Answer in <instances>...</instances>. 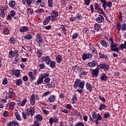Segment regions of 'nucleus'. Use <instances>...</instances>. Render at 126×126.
<instances>
[{
	"label": "nucleus",
	"instance_id": "nucleus-1",
	"mask_svg": "<svg viewBox=\"0 0 126 126\" xmlns=\"http://www.w3.org/2000/svg\"><path fill=\"white\" fill-rule=\"evenodd\" d=\"M36 101L40 100L39 95L32 94L31 96L30 99V102L32 106H34V105H35V103H36Z\"/></svg>",
	"mask_w": 126,
	"mask_h": 126
},
{
	"label": "nucleus",
	"instance_id": "nucleus-2",
	"mask_svg": "<svg viewBox=\"0 0 126 126\" xmlns=\"http://www.w3.org/2000/svg\"><path fill=\"white\" fill-rule=\"evenodd\" d=\"M100 2H101L102 4V7L104 8V10H106V6L111 8V7H112V5H113L112 2H106V0H100Z\"/></svg>",
	"mask_w": 126,
	"mask_h": 126
},
{
	"label": "nucleus",
	"instance_id": "nucleus-3",
	"mask_svg": "<svg viewBox=\"0 0 126 126\" xmlns=\"http://www.w3.org/2000/svg\"><path fill=\"white\" fill-rule=\"evenodd\" d=\"M50 16L51 21H56V20H57V18H58V16H59V13L58 12V11L54 10L51 13Z\"/></svg>",
	"mask_w": 126,
	"mask_h": 126
},
{
	"label": "nucleus",
	"instance_id": "nucleus-4",
	"mask_svg": "<svg viewBox=\"0 0 126 126\" xmlns=\"http://www.w3.org/2000/svg\"><path fill=\"white\" fill-rule=\"evenodd\" d=\"M27 114L31 117H33L35 114V111L34 110V107L31 106L30 108H28L27 110Z\"/></svg>",
	"mask_w": 126,
	"mask_h": 126
},
{
	"label": "nucleus",
	"instance_id": "nucleus-5",
	"mask_svg": "<svg viewBox=\"0 0 126 126\" xmlns=\"http://www.w3.org/2000/svg\"><path fill=\"white\" fill-rule=\"evenodd\" d=\"M95 20L97 23H102V22H104L105 21V19L103 16L99 15L96 17Z\"/></svg>",
	"mask_w": 126,
	"mask_h": 126
},
{
	"label": "nucleus",
	"instance_id": "nucleus-6",
	"mask_svg": "<svg viewBox=\"0 0 126 126\" xmlns=\"http://www.w3.org/2000/svg\"><path fill=\"white\" fill-rule=\"evenodd\" d=\"M36 41L38 45H40V44H42V43H43V39H42V36L39 33L36 34Z\"/></svg>",
	"mask_w": 126,
	"mask_h": 126
},
{
	"label": "nucleus",
	"instance_id": "nucleus-7",
	"mask_svg": "<svg viewBox=\"0 0 126 126\" xmlns=\"http://www.w3.org/2000/svg\"><path fill=\"white\" fill-rule=\"evenodd\" d=\"M92 58V54L90 53L84 54L82 55V60L85 61L86 60H88L89 59H91Z\"/></svg>",
	"mask_w": 126,
	"mask_h": 126
},
{
	"label": "nucleus",
	"instance_id": "nucleus-8",
	"mask_svg": "<svg viewBox=\"0 0 126 126\" xmlns=\"http://www.w3.org/2000/svg\"><path fill=\"white\" fill-rule=\"evenodd\" d=\"M59 122V118L57 117L54 118L51 117L49 119V124L52 125L53 123H57Z\"/></svg>",
	"mask_w": 126,
	"mask_h": 126
},
{
	"label": "nucleus",
	"instance_id": "nucleus-9",
	"mask_svg": "<svg viewBox=\"0 0 126 126\" xmlns=\"http://www.w3.org/2000/svg\"><path fill=\"white\" fill-rule=\"evenodd\" d=\"M26 103H27V98L25 97L21 102L18 103V105L20 107H24V105H26Z\"/></svg>",
	"mask_w": 126,
	"mask_h": 126
},
{
	"label": "nucleus",
	"instance_id": "nucleus-10",
	"mask_svg": "<svg viewBox=\"0 0 126 126\" xmlns=\"http://www.w3.org/2000/svg\"><path fill=\"white\" fill-rule=\"evenodd\" d=\"M92 73L94 77H97V76H98V74H99V70L98 68H96L95 69L93 70Z\"/></svg>",
	"mask_w": 126,
	"mask_h": 126
},
{
	"label": "nucleus",
	"instance_id": "nucleus-11",
	"mask_svg": "<svg viewBox=\"0 0 126 126\" xmlns=\"http://www.w3.org/2000/svg\"><path fill=\"white\" fill-rule=\"evenodd\" d=\"M51 20V16H48L45 18V19L44 20L43 24L44 25H47V24H49V22H50Z\"/></svg>",
	"mask_w": 126,
	"mask_h": 126
},
{
	"label": "nucleus",
	"instance_id": "nucleus-12",
	"mask_svg": "<svg viewBox=\"0 0 126 126\" xmlns=\"http://www.w3.org/2000/svg\"><path fill=\"white\" fill-rule=\"evenodd\" d=\"M43 81L44 80L41 77H39L37 80V81L34 83V84L35 85L39 86V85H41V84L43 83Z\"/></svg>",
	"mask_w": 126,
	"mask_h": 126
},
{
	"label": "nucleus",
	"instance_id": "nucleus-13",
	"mask_svg": "<svg viewBox=\"0 0 126 126\" xmlns=\"http://www.w3.org/2000/svg\"><path fill=\"white\" fill-rule=\"evenodd\" d=\"M102 69H104L105 71H109V69H110V66H109L108 64L103 63L102 64Z\"/></svg>",
	"mask_w": 126,
	"mask_h": 126
},
{
	"label": "nucleus",
	"instance_id": "nucleus-14",
	"mask_svg": "<svg viewBox=\"0 0 126 126\" xmlns=\"http://www.w3.org/2000/svg\"><path fill=\"white\" fill-rule=\"evenodd\" d=\"M13 95H14L13 90H12V89L11 88H10L9 90V93H8V97L9 98V99H12V97H13Z\"/></svg>",
	"mask_w": 126,
	"mask_h": 126
},
{
	"label": "nucleus",
	"instance_id": "nucleus-15",
	"mask_svg": "<svg viewBox=\"0 0 126 126\" xmlns=\"http://www.w3.org/2000/svg\"><path fill=\"white\" fill-rule=\"evenodd\" d=\"M89 67H93L94 66H96L97 65V62L95 61L90 62L87 64Z\"/></svg>",
	"mask_w": 126,
	"mask_h": 126
},
{
	"label": "nucleus",
	"instance_id": "nucleus-16",
	"mask_svg": "<svg viewBox=\"0 0 126 126\" xmlns=\"http://www.w3.org/2000/svg\"><path fill=\"white\" fill-rule=\"evenodd\" d=\"M43 60L44 62H45L46 64L49 65L50 64V63L51 62V58H50V57L47 56L43 57Z\"/></svg>",
	"mask_w": 126,
	"mask_h": 126
},
{
	"label": "nucleus",
	"instance_id": "nucleus-17",
	"mask_svg": "<svg viewBox=\"0 0 126 126\" xmlns=\"http://www.w3.org/2000/svg\"><path fill=\"white\" fill-rule=\"evenodd\" d=\"M111 49L112 51L114 52H119V49L117 47V44L116 43H113L111 45Z\"/></svg>",
	"mask_w": 126,
	"mask_h": 126
},
{
	"label": "nucleus",
	"instance_id": "nucleus-18",
	"mask_svg": "<svg viewBox=\"0 0 126 126\" xmlns=\"http://www.w3.org/2000/svg\"><path fill=\"white\" fill-rule=\"evenodd\" d=\"M29 29L27 26L22 27L20 28L19 31L21 33H24V32H26V31H28Z\"/></svg>",
	"mask_w": 126,
	"mask_h": 126
},
{
	"label": "nucleus",
	"instance_id": "nucleus-19",
	"mask_svg": "<svg viewBox=\"0 0 126 126\" xmlns=\"http://www.w3.org/2000/svg\"><path fill=\"white\" fill-rule=\"evenodd\" d=\"M80 79H77L75 82H74V88L76 89L79 86V84L80 83Z\"/></svg>",
	"mask_w": 126,
	"mask_h": 126
},
{
	"label": "nucleus",
	"instance_id": "nucleus-20",
	"mask_svg": "<svg viewBox=\"0 0 126 126\" xmlns=\"http://www.w3.org/2000/svg\"><path fill=\"white\" fill-rule=\"evenodd\" d=\"M100 79L102 81H106L108 79V77L105 73H102L101 76H100Z\"/></svg>",
	"mask_w": 126,
	"mask_h": 126
},
{
	"label": "nucleus",
	"instance_id": "nucleus-21",
	"mask_svg": "<svg viewBox=\"0 0 126 126\" xmlns=\"http://www.w3.org/2000/svg\"><path fill=\"white\" fill-rule=\"evenodd\" d=\"M28 74L30 79H31V80H34V79H36V76L33 74V72H29Z\"/></svg>",
	"mask_w": 126,
	"mask_h": 126
},
{
	"label": "nucleus",
	"instance_id": "nucleus-22",
	"mask_svg": "<svg viewBox=\"0 0 126 126\" xmlns=\"http://www.w3.org/2000/svg\"><path fill=\"white\" fill-rule=\"evenodd\" d=\"M60 30L64 35H66V30H65V27L63 25H61Z\"/></svg>",
	"mask_w": 126,
	"mask_h": 126
},
{
	"label": "nucleus",
	"instance_id": "nucleus-23",
	"mask_svg": "<svg viewBox=\"0 0 126 126\" xmlns=\"http://www.w3.org/2000/svg\"><path fill=\"white\" fill-rule=\"evenodd\" d=\"M55 100H56V97L54 95H51L48 98V101L50 103H53V102H55Z\"/></svg>",
	"mask_w": 126,
	"mask_h": 126
},
{
	"label": "nucleus",
	"instance_id": "nucleus-24",
	"mask_svg": "<svg viewBox=\"0 0 126 126\" xmlns=\"http://www.w3.org/2000/svg\"><path fill=\"white\" fill-rule=\"evenodd\" d=\"M15 4H16V2H15V1L14 0H12L9 2V5L11 8H14V6H15Z\"/></svg>",
	"mask_w": 126,
	"mask_h": 126
},
{
	"label": "nucleus",
	"instance_id": "nucleus-25",
	"mask_svg": "<svg viewBox=\"0 0 126 126\" xmlns=\"http://www.w3.org/2000/svg\"><path fill=\"white\" fill-rule=\"evenodd\" d=\"M86 87L87 90L89 91H92V86L90 83H87L86 84Z\"/></svg>",
	"mask_w": 126,
	"mask_h": 126
},
{
	"label": "nucleus",
	"instance_id": "nucleus-26",
	"mask_svg": "<svg viewBox=\"0 0 126 126\" xmlns=\"http://www.w3.org/2000/svg\"><path fill=\"white\" fill-rule=\"evenodd\" d=\"M100 44L101 46L104 48H107V47H108V43H107V42L104 40H102L100 41Z\"/></svg>",
	"mask_w": 126,
	"mask_h": 126
},
{
	"label": "nucleus",
	"instance_id": "nucleus-27",
	"mask_svg": "<svg viewBox=\"0 0 126 126\" xmlns=\"http://www.w3.org/2000/svg\"><path fill=\"white\" fill-rule=\"evenodd\" d=\"M34 119H35L38 122H41V121L43 120V118L40 115H35L34 117Z\"/></svg>",
	"mask_w": 126,
	"mask_h": 126
},
{
	"label": "nucleus",
	"instance_id": "nucleus-28",
	"mask_svg": "<svg viewBox=\"0 0 126 126\" xmlns=\"http://www.w3.org/2000/svg\"><path fill=\"white\" fill-rule=\"evenodd\" d=\"M62 56L61 55H57L56 56V61H57V63H62Z\"/></svg>",
	"mask_w": 126,
	"mask_h": 126
},
{
	"label": "nucleus",
	"instance_id": "nucleus-29",
	"mask_svg": "<svg viewBox=\"0 0 126 126\" xmlns=\"http://www.w3.org/2000/svg\"><path fill=\"white\" fill-rule=\"evenodd\" d=\"M9 126H18L17 121H12L9 124Z\"/></svg>",
	"mask_w": 126,
	"mask_h": 126
},
{
	"label": "nucleus",
	"instance_id": "nucleus-30",
	"mask_svg": "<svg viewBox=\"0 0 126 126\" xmlns=\"http://www.w3.org/2000/svg\"><path fill=\"white\" fill-rule=\"evenodd\" d=\"M22 80H21V79H19L16 80L15 81V83L16 84V85H17V86H20V85H21V84H22Z\"/></svg>",
	"mask_w": 126,
	"mask_h": 126
},
{
	"label": "nucleus",
	"instance_id": "nucleus-31",
	"mask_svg": "<svg viewBox=\"0 0 126 126\" xmlns=\"http://www.w3.org/2000/svg\"><path fill=\"white\" fill-rule=\"evenodd\" d=\"M47 1L49 7H53L54 6V2L53 1V0H47Z\"/></svg>",
	"mask_w": 126,
	"mask_h": 126
},
{
	"label": "nucleus",
	"instance_id": "nucleus-32",
	"mask_svg": "<svg viewBox=\"0 0 126 126\" xmlns=\"http://www.w3.org/2000/svg\"><path fill=\"white\" fill-rule=\"evenodd\" d=\"M85 85V81H83L82 82H80V84L79 85V87L81 89H83L84 88V86Z\"/></svg>",
	"mask_w": 126,
	"mask_h": 126
},
{
	"label": "nucleus",
	"instance_id": "nucleus-33",
	"mask_svg": "<svg viewBox=\"0 0 126 126\" xmlns=\"http://www.w3.org/2000/svg\"><path fill=\"white\" fill-rule=\"evenodd\" d=\"M15 116L16 117V119L18 120V121H21V118L20 117V115H19L18 112H16L15 113Z\"/></svg>",
	"mask_w": 126,
	"mask_h": 126
},
{
	"label": "nucleus",
	"instance_id": "nucleus-34",
	"mask_svg": "<svg viewBox=\"0 0 126 126\" xmlns=\"http://www.w3.org/2000/svg\"><path fill=\"white\" fill-rule=\"evenodd\" d=\"M94 28L96 31H99L101 29V27L98 24H95L94 25Z\"/></svg>",
	"mask_w": 126,
	"mask_h": 126
},
{
	"label": "nucleus",
	"instance_id": "nucleus-35",
	"mask_svg": "<svg viewBox=\"0 0 126 126\" xmlns=\"http://www.w3.org/2000/svg\"><path fill=\"white\" fill-rule=\"evenodd\" d=\"M107 108V106L104 104H102L100 105V106L99 107V110L100 111H103V110L106 109Z\"/></svg>",
	"mask_w": 126,
	"mask_h": 126
},
{
	"label": "nucleus",
	"instance_id": "nucleus-36",
	"mask_svg": "<svg viewBox=\"0 0 126 126\" xmlns=\"http://www.w3.org/2000/svg\"><path fill=\"white\" fill-rule=\"evenodd\" d=\"M22 116L24 120H27V117H29V115H28V114H27V111H25V112H22Z\"/></svg>",
	"mask_w": 126,
	"mask_h": 126
},
{
	"label": "nucleus",
	"instance_id": "nucleus-37",
	"mask_svg": "<svg viewBox=\"0 0 126 126\" xmlns=\"http://www.w3.org/2000/svg\"><path fill=\"white\" fill-rule=\"evenodd\" d=\"M73 69L76 72H77V71H80L81 70V68L80 67H78V66H74L73 67Z\"/></svg>",
	"mask_w": 126,
	"mask_h": 126
},
{
	"label": "nucleus",
	"instance_id": "nucleus-38",
	"mask_svg": "<svg viewBox=\"0 0 126 126\" xmlns=\"http://www.w3.org/2000/svg\"><path fill=\"white\" fill-rule=\"evenodd\" d=\"M15 106V102H11V103L9 104V108L10 110H12V109H14Z\"/></svg>",
	"mask_w": 126,
	"mask_h": 126
},
{
	"label": "nucleus",
	"instance_id": "nucleus-39",
	"mask_svg": "<svg viewBox=\"0 0 126 126\" xmlns=\"http://www.w3.org/2000/svg\"><path fill=\"white\" fill-rule=\"evenodd\" d=\"M37 56L39 59H40V58H41V57H42V51L41 50L37 49Z\"/></svg>",
	"mask_w": 126,
	"mask_h": 126
},
{
	"label": "nucleus",
	"instance_id": "nucleus-40",
	"mask_svg": "<svg viewBox=\"0 0 126 126\" xmlns=\"http://www.w3.org/2000/svg\"><path fill=\"white\" fill-rule=\"evenodd\" d=\"M25 39L26 40H30L32 39V35L31 34H28L24 36Z\"/></svg>",
	"mask_w": 126,
	"mask_h": 126
},
{
	"label": "nucleus",
	"instance_id": "nucleus-41",
	"mask_svg": "<svg viewBox=\"0 0 126 126\" xmlns=\"http://www.w3.org/2000/svg\"><path fill=\"white\" fill-rule=\"evenodd\" d=\"M35 12L36 13H43L45 12V11L44 10V9L43 8H39L35 11Z\"/></svg>",
	"mask_w": 126,
	"mask_h": 126
},
{
	"label": "nucleus",
	"instance_id": "nucleus-42",
	"mask_svg": "<svg viewBox=\"0 0 126 126\" xmlns=\"http://www.w3.org/2000/svg\"><path fill=\"white\" fill-rule=\"evenodd\" d=\"M121 28H122V25L121 23H119L116 25V29L117 31H121Z\"/></svg>",
	"mask_w": 126,
	"mask_h": 126
},
{
	"label": "nucleus",
	"instance_id": "nucleus-43",
	"mask_svg": "<svg viewBox=\"0 0 126 126\" xmlns=\"http://www.w3.org/2000/svg\"><path fill=\"white\" fill-rule=\"evenodd\" d=\"M77 101V97L76 96H73L72 98V104H75Z\"/></svg>",
	"mask_w": 126,
	"mask_h": 126
},
{
	"label": "nucleus",
	"instance_id": "nucleus-44",
	"mask_svg": "<svg viewBox=\"0 0 126 126\" xmlns=\"http://www.w3.org/2000/svg\"><path fill=\"white\" fill-rule=\"evenodd\" d=\"M49 76V73H44L43 74H42L41 77H40L41 78H42L43 80L45 79V78H47V77H48Z\"/></svg>",
	"mask_w": 126,
	"mask_h": 126
},
{
	"label": "nucleus",
	"instance_id": "nucleus-45",
	"mask_svg": "<svg viewBox=\"0 0 126 126\" xmlns=\"http://www.w3.org/2000/svg\"><path fill=\"white\" fill-rule=\"evenodd\" d=\"M120 49L124 50V49H126V41L125 42L124 44H121L120 45Z\"/></svg>",
	"mask_w": 126,
	"mask_h": 126
},
{
	"label": "nucleus",
	"instance_id": "nucleus-46",
	"mask_svg": "<svg viewBox=\"0 0 126 126\" xmlns=\"http://www.w3.org/2000/svg\"><path fill=\"white\" fill-rule=\"evenodd\" d=\"M15 75L16 77H19V75H20V71L19 70H16L15 71Z\"/></svg>",
	"mask_w": 126,
	"mask_h": 126
},
{
	"label": "nucleus",
	"instance_id": "nucleus-47",
	"mask_svg": "<svg viewBox=\"0 0 126 126\" xmlns=\"http://www.w3.org/2000/svg\"><path fill=\"white\" fill-rule=\"evenodd\" d=\"M16 39L14 37H11L9 39L10 44H15Z\"/></svg>",
	"mask_w": 126,
	"mask_h": 126
},
{
	"label": "nucleus",
	"instance_id": "nucleus-48",
	"mask_svg": "<svg viewBox=\"0 0 126 126\" xmlns=\"http://www.w3.org/2000/svg\"><path fill=\"white\" fill-rule=\"evenodd\" d=\"M76 19L78 20H81L82 19V16L80 14H78L76 15Z\"/></svg>",
	"mask_w": 126,
	"mask_h": 126
},
{
	"label": "nucleus",
	"instance_id": "nucleus-49",
	"mask_svg": "<svg viewBox=\"0 0 126 126\" xmlns=\"http://www.w3.org/2000/svg\"><path fill=\"white\" fill-rule=\"evenodd\" d=\"M42 110L45 115L46 116L49 115V113H50V112L46 109V108H42Z\"/></svg>",
	"mask_w": 126,
	"mask_h": 126
},
{
	"label": "nucleus",
	"instance_id": "nucleus-50",
	"mask_svg": "<svg viewBox=\"0 0 126 126\" xmlns=\"http://www.w3.org/2000/svg\"><path fill=\"white\" fill-rule=\"evenodd\" d=\"M33 0H26V3H27L28 5H31Z\"/></svg>",
	"mask_w": 126,
	"mask_h": 126
},
{
	"label": "nucleus",
	"instance_id": "nucleus-51",
	"mask_svg": "<svg viewBox=\"0 0 126 126\" xmlns=\"http://www.w3.org/2000/svg\"><path fill=\"white\" fill-rule=\"evenodd\" d=\"M100 6H99V4L98 3H94V9L95 10H97L100 8Z\"/></svg>",
	"mask_w": 126,
	"mask_h": 126
},
{
	"label": "nucleus",
	"instance_id": "nucleus-52",
	"mask_svg": "<svg viewBox=\"0 0 126 126\" xmlns=\"http://www.w3.org/2000/svg\"><path fill=\"white\" fill-rule=\"evenodd\" d=\"M0 16L2 18H4V17H5V13H4V11H1V12L0 13Z\"/></svg>",
	"mask_w": 126,
	"mask_h": 126
},
{
	"label": "nucleus",
	"instance_id": "nucleus-53",
	"mask_svg": "<svg viewBox=\"0 0 126 126\" xmlns=\"http://www.w3.org/2000/svg\"><path fill=\"white\" fill-rule=\"evenodd\" d=\"M45 64L44 63H40L39 64V67L40 69H44L45 68Z\"/></svg>",
	"mask_w": 126,
	"mask_h": 126
},
{
	"label": "nucleus",
	"instance_id": "nucleus-54",
	"mask_svg": "<svg viewBox=\"0 0 126 126\" xmlns=\"http://www.w3.org/2000/svg\"><path fill=\"white\" fill-rule=\"evenodd\" d=\"M51 93H52V92L48 91L47 92L44 93L43 94V96H44V97H46V96H48L49 95H50Z\"/></svg>",
	"mask_w": 126,
	"mask_h": 126
},
{
	"label": "nucleus",
	"instance_id": "nucleus-55",
	"mask_svg": "<svg viewBox=\"0 0 126 126\" xmlns=\"http://www.w3.org/2000/svg\"><path fill=\"white\" fill-rule=\"evenodd\" d=\"M27 10H28V13H30V14H33V9L31 8H27Z\"/></svg>",
	"mask_w": 126,
	"mask_h": 126
},
{
	"label": "nucleus",
	"instance_id": "nucleus-56",
	"mask_svg": "<svg viewBox=\"0 0 126 126\" xmlns=\"http://www.w3.org/2000/svg\"><path fill=\"white\" fill-rule=\"evenodd\" d=\"M121 29L122 30H124V31H126V24H123L121 26Z\"/></svg>",
	"mask_w": 126,
	"mask_h": 126
},
{
	"label": "nucleus",
	"instance_id": "nucleus-57",
	"mask_svg": "<svg viewBox=\"0 0 126 126\" xmlns=\"http://www.w3.org/2000/svg\"><path fill=\"white\" fill-rule=\"evenodd\" d=\"M44 81L45 83H49L50 81H51V79L50 78H45Z\"/></svg>",
	"mask_w": 126,
	"mask_h": 126
},
{
	"label": "nucleus",
	"instance_id": "nucleus-58",
	"mask_svg": "<svg viewBox=\"0 0 126 126\" xmlns=\"http://www.w3.org/2000/svg\"><path fill=\"white\" fill-rule=\"evenodd\" d=\"M7 99H8V97H7V96H6L5 97V99H2L1 100V101L2 103H6V102H7V101L6 100H7Z\"/></svg>",
	"mask_w": 126,
	"mask_h": 126
},
{
	"label": "nucleus",
	"instance_id": "nucleus-59",
	"mask_svg": "<svg viewBox=\"0 0 126 126\" xmlns=\"http://www.w3.org/2000/svg\"><path fill=\"white\" fill-rule=\"evenodd\" d=\"M75 126H84V123L83 122H79L77 123Z\"/></svg>",
	"mask_w": 126,
	"mask_h": 126
},
{
	"label": "nucleus",
	"instance_id": "nucleus-60",
	"mask_svg": "<svg viewBox=\"0 0 126 126\" xmlns=\"http://www.w3.org/2000/svg\"><path fill=\"white\" fill-rule=\"evenodd\" d=\"M10 15L11 16V17H14V16H15V11H14V10H11Z\"/></svg>",
	"mask_w": 126,
	"mask_h": 126
},
{
	"label": "nucleus",
	"instance_id": "nucleus-61",
	"mask_svg": "<svg viewBox=\"0 0 126 126\" xmlns=\"http://www.w3.org/2000/svg\"><path fill=\"white\" fill-rule=\"evenodd\" d=\"M78 37V33H74L72 35V39H76V38H77Z\"/></svg>",
	"mask_w": 126,
	"mask_h": 126
},
{
	"label": "nucleus",
	"instance_id": "nucleus-62",
	"mask_svg": "<svg viewBox=\"0 0 126 126\" xmlns=\"http://www.w3.org/2000/svg\"><path fill=\"white\" fill-rule=\"evenodd\" d=\"M90 1H91V0H84V3L86 5H89L90 4Z\"/></svg>",
	"mask_w": 126,
	"mask_h": 126
},
{
	"label": "nucleus",
	"instance_id": "nucleus-63",
	"mask_svg": "<svg viewBox=\"0 0 126 126\" xmlns=\"http://www.w3.org/2000/svg\"><path fill=\"white\" fill-rule=\"evenodd\" d=\"M65 107L67 109H68L69 110H71V109H72V106H71V105H70V104H66Z\"/></svg>",
	"mask_w": 126,
	"mask_h": 126
},
{
	"label": "nucleus",
	"instance_id": "nucleus-64",
	"mask_svg": "<svg viewBox=\"0 0 126 126\" xmlns=\"http://www.w3.org/2000/svg\"><path fill=\"white\" fill-rule=\"evenodd\" d=\"M2 84L3 85H6L7 84V79L6 78H4L2 81Z\"/></svg>",
	"mask_w": 126,
	"mask_h": 126
}]
</instances>
